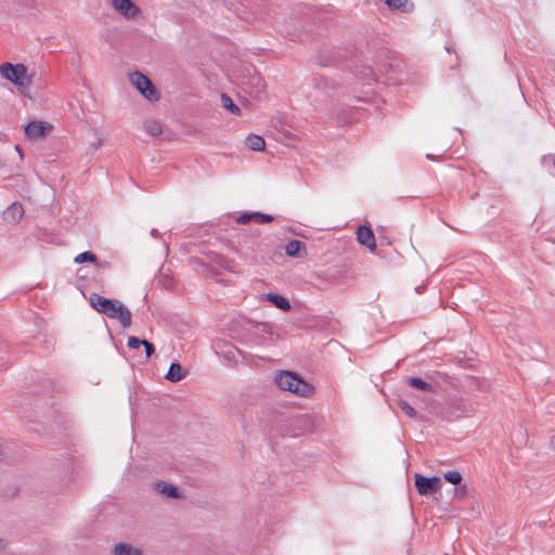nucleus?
<instances>
[{
  "instance_id": "obj_20",
  "label": "nucleus",
  "mask_w": 555,
  "mask_h": 555,
  "mask_svg": "<svg viewBox=\"0 0 555 555\" xmlns=\"http://www.w3.org/2000/svg\"><path fill=\"white\" fill-rule=\"evenodd\" d=\"M144 129L149 134H151L153 137H157V135L162 134V132H163L162 124L155 119L146 120L144 122Z\"/></svg>"
},
{
  "instance_id": "obj_6",
  "label": "nucleus",
  "mask_w": 555,
  "mask_h": 555,
  "mask_svg": "<svg viewBox=\"0 0 555 555\" xmlns=\"http://www.w3.org/2000/svg\"><path fill=\"white\" fill-rule=\"evenodd\" d=\"M441 481L438 477H424L421 474H415V487L421 495L434 494Z\"/></svg>"
},
{
  "instance_id": "obj_1",
  "label": "nucleus",
  "mask_w": 555,
  "mask_h": 555,
  "mask_svg": "<svg viewBox=\"0 0 555 555\" xmlns=\"http://www.w3.org/2000/svg\"><path fill=\"white\" fill-rule=\"evenodd\" d=\"M90 306L99 313L109 319H117L124 328L131 325V312L116 299L105 298L96 293L89 296Z\"/></svg>"
},
{
  "instance_id": "obj_24",
  "label": "nucleus",
  "mask_w": 555,
  "mask_h": 555,
  "mask_svg": "<svg viewBox=\"0 0 555 555\" xmlns=\"http://www.w3.org/2000/svg\"><path fill=\"white\" fill-rule=\"evenodd\" d=\"M397 404L398 406L400 408V410L409 417H415L416 416V411L413 406H411L405 400L403 399H399L397 401Z\"/></svg>"
},
{
  "instance_id": "obj_33",
  "label": "nucleus",
  "mask_w": 555,
  "mask_h": 555,
  "mask_svg": "<svg viewBox=\"0 0 555 555\" xmlns=\"http://www.w3.org/2000/svg\"><path fill=\"white\" fill-rule=\"evenodd\" d=\"M103 139L98 138L94 142L90 143V149L98 151L103 145Z\"/></svg>"
},
{
  "instance_id": "obj_23",
  "label": "nucleus",
  "mask_w": 555,
  "mask_h": 555,
  "mask_svg": "<svg viewBox=\"0 0 555 555\" xmlns=\"http://www.w3.org/2000/svg\"><path fill=\"white\" fill-rule=\"evenodd\" d=\"M221 103H222V106L227 109H229L231 113L233 114H238L240 113V108L237 105H235L232 101V99L227 95L225 93H222L221 94Z\"/></svg>"
},
{
  "instance_id": "obj_10",
  "label": "nucleus",
  "mask_w": 555,
  "mask_h": 555,
  "mask_svg": "<svg viewBox=\"0 0 555 555\" xmlns=\"http://www.w3.org/2000/svg\"><path fill=\"white\" fill-rule=\"evenodd\" d=\"M343 57L345 56L336 49H324L319 52L317 63L321 66H331L336 64Z\"/></svg>"
},
{
  "instance_id": "obj_14",
  "label": "nucleus",
  "mask_w": 555,
  "mask_h": 555,
  "mask_svg": "<svg viewBox=\"0 0 555 555\" xmlns=\"http://www.w3.org/2000/svg\"><path fill=\"white\" fill-rule=\"evenodd\" d=\"M245 143L249 150L255 152L262 151L264 150L266 146L263 138L257 134H249L246 138Z\"/></svg>"
},
{
  "instance_id": "obj_27",
  "label": "nucleus",
  "mask_w": 555,
  "mask_h": 555,
  "mask_svg": "<svg viewBox=\"0 0 555 555\" xmlns=\"http://www.w3.org/2000/svg\"><path fill=\"white\" fill-rule=\"evenodd\" d=\"M144 340H145V339H140V338L135 337V336H130V337L128 338L127 346H128L130 349H138V348H140L141 346H143Z\"/></svg>"
},
{
  "instance_id": "obj_3",
  "label": "nucleus",
  "mask_w": 555,
  "mask_h": 555,
  "mask_svg": "<svg viewBox=\"0 0 555 555\" xmlns=\"http://www.w3.org/2000/svg\"><path fill=\"white\" fill-rule=\"evenodd\" d=\"M0 75L14 83L18 90L25 93L33 83L34 73L29 74L26 65L18 63L12 64L9 62L0 66Z\"/></svg>"
},
{
  "instance_id": "obj_18",
  "label": "nucleus",
  "mask_w": 555,
  "mask_h": 555,
  "mask_svg": "<svg viewBox=\"0 0 555 555\" xmlns=\"http://www.w3.org/2000/svg\"><path fill=\"white\" fill-rule=\"evenodd\" d=\"M439 217L442 222H444L448 227H450L453 230L464 232L465 228H467V224L465 222L460 221L457 219H453L449 215H440Z\"/></svg>"
},
{
  "instance_id": "obj_5",
  "label": "nucleus",
  "mask_w": 555,
  "mask_h": 555,
  "mask_svg": "<svg viewBox=\"0 0 555 555\" xmlns=\"http://www.w3.org/2000/svg\"><path fill=\"white\" fill-rule=\"evenodd\" d=\"M129 80L133 87L147 100L158 101L159 92L152 83L150 78L140 72L129 74Z\"/></svg>"
},
{
  "instance_id": "obj_12",
  "label": "nucleus",
  "mask_w": 555,
  "mask_h": 555,
  "mask_svg": "<svg viewBox=\"0 0 555 555\" xmlns=\"http://www.w3.org/2000/svg\"><path fill=\"white\" fill-rule=\"evenodd\" d=\"M114 555H143L142 550L133 547L132 545L121 542L114 546Z\"/></svg>"
},
{
  "instance_id": "obj_31",
  "label": "nucleus",
  "mask_w": 555,
  "mask_h": 555,
  "mask_svg": "<svg viewBox=\"0 0 555 555\" xmlns=\"http://www.w3.org/2000/svg\"><path fill=\"white\" fill-rule=\"evenodd\" d=\"M143 347L145 349L146 358H151L155 352V347L152 343L144 340Z\"/></svg>"
},
{
  "instance_id": "obj_15",
  "label": "nucleus",
  "mask_w": 555,
  "mask_h": 555,
  "mask_svg": "<svg viewBox=\"0 0 555 555\" xmlns=\"http://www.w3.org/2000/svg\"><path fill=\"white\" fill-rule=\"evenodd\" d=\"M267 297L270 302H272L276 308L281 309L282 311L291 310V304L284 296L269 293Z\"/></svg>"
},
{
  "instance_id": "obj_28",
  "label": "nucleus",
  "mask_w": 555,
  "mask_h": 555,
  "mask_svg": "<svg viewBox=\"0 0 555 555\" xmlns=\"http://www.w3.org/2000/svg\"><path fill=\"white\" fill-rule=\"evenodd\" d=\"M255 220L258 223H266V222L272 221L273 220V216L261 214V212L255 210Z\"/></svg>"
},
{
  "instance_id": "obj_26",
  "label": "nucleus",
  "mask_w": 555,
  "mask_h": 555,
  "mask_svg": "<svg viewBox=\"0 0 555 555\" xmlns=\"http://www.w3.org/2000/svg\"><path fill=\"white\" fill-rule=\"evenodd\" d=\"M443 478L452 485H460L462 481V475L456 470H449L444 473Z\"/></svg>"
},
{
  "instance_id": "obj_32",
  "label": "nucleus",
  "mask_w": 555,
  "mask_h": 555,
  "mask_svg": "<svg viewBox=\"0 0 555 555\" xmlns=\"http://www.w3.org/2000/svg\"><path fill=\"white\" fill-rule=\"evenodd\" d=\"M542 163L544 166L553 165L555 168V156L554 155H546L543 157Z\"/></svg>"
},
{
  "instance_id": "obj_4",
  "label": "nucleus",
  "mask_w": 555,
  "mask_h": 555,
  "mask_svg": "<svg viewBox=\"0 0 555 555\" xmlns=\"http://www.w3.org/2000/svg\"><path fill=\"white\" fill-rule=\"evenodd\" d=\"M311 86L313 89L311 96L315 101L323 102L338 94L343 83L324 75L315 74L312 76Z\"/></svg>"
},
{
  "instance_id": "obj_11",
  "label": "nucleus",
  "mask_w": 555,
  "mask_h": 555,
  "mask_svg": "<svg viewBox=\"0 0 555 555\" xmlns=\"http://www.w3.org/2000/svg\"><path fill=\"white\" fill-rule=\"evenodd\" d=\"M154 488L156 491L166 495L167 498H170V499H181L182 498V494L178 487L167 483L165 481H158V482L154 483Z\"/></svg>"
},
{
  "instance_id": "obj_19",
  "label": "nucleus",
  "mask_w": 555,
  "mask_h": 555,
  "mask_svg": "<svg viewBox=\"0 0 555 555\" xmlns=\"http://www.w3.org/2000/svg\"><path fill=\"white\" fill-rule=\"evenodd\" d=\"M25 210H2V218L10 224H16L23 218Z\"/></svg>"
},
{
  "instance_id": "obj_34",
  "label": "nucleus",
  "mask_w": 555,
  "mask_h": 555,
  "mask_svg": "<svg viewBox=\"0 0 555 555\" xmlns=\"http://www.w3.org/2000/svg\"><path fill=\"white\" fill-rule=\"evenodd\" d=\"M225 357L231 359L234 357V352H233V349H229L227 352H225Z\"/></svg>"
},
{
  "instance_id": "obj_9",
  "label": "nucleus",
  "mask_w": 555,
  "mask_h": 555,
  "mask_svg": "<svg viewBox=\"0 0 555 555\" xmlns=\"http://www.w3.org/2000/svg\"><path fill=\"white\" fill-rule=\"evenodd\" d=\"M358 242L371 251L376 249L375 235L369 225H361L357 230Z\"/></svg>"
},
{
  "instance_id": "obj_21",
  "label": "nucleus",
  "mask_w": 555,
  "mask_h": 555,
  "mask_svg": "<svg viewBox=\"0 0 555 555\" xmlns=\"http://www.w3.org/2000/svg\"><path fill=\"white\" fill-rule=\"evenodd\" d=\"M356 76L362 80H374V72L369 65H360L356 67Z\"/></svg>"
},
{
  "instance_id": "obj_7",
  "label": "nucleus",
  "mask_w": 555,
  "mask_h": 555,
  "mask_svg": "<svg viewBox=\"0 0 555 555\" xmlns=\"http://www.w3.org/2000/svg\"><path fill=\"white\" fill-rule=\"evenodd\" d=\"M112 4L128 20H133L140 13V9L131 0H112Z\"/></svg>"
},
{
  "instance_id": "obj_30",
  "label": "nucleus",
  "mask_w": 555,
  "mask_h": 555,
  "mask_svg": "<svg viewBox=\"0 0 555 555\" xmlns=\"http://www.w3.org/2000/svg\"><path fill=\"white\" fill-rule=\"evenodd\" d=\"M256 330L261 332V333H267V334H271V331H272V325L269 324V323H257L255 325Z\"/></svg>"
},
{
  "instance_id": "obj_8",
  "label": "nucleus",
  "mask_w": 555,
  "mask_h": 555,
  "mask_svg": "<svg viewBox=\"0 0 555 555\" xmlns=\"http://www.w3.org/2000/svg\"><path fill=\"white\" fill-rule=\"evenodd\" d=\"M51 128L52 127L50 125L43 121L34 120L25 127V134L30 139H39L44 137L46 133L51 130Z\"/></svg>"
},
{
  "instance_id": "obj_37",
  "label": "nucleus",
  "mask_w": 555,
  "mask_h": 555,
  "mask_svg": "<svg viewBox=\"0 0 555 555\" xmlns=\"http://www.w3.org/2000/svg\"><path fill=\"white\" fill-rule=\"evenodd\" d=\"M4 547V542L3 540L0 539V548Z\"/></svg>"
},
{
  "instance_id": "obj_2",
  "label": "nucleus",
  "mask_w": 555,
  "mask_h": 555,
  "mask_svg": "<svg viewBox=\"0 0 555 555\" xmlns=\"http://www.w3.org/2000/svg\"><path fill=\"white\" fill-rule=\"evenodd\" d=\"M275 385L284 391H291L300 397H309L313 387L298 374L291 371H280L274 376Z\"/></svg>"
},
{
  "instance_id": "obj_35",
  "label": "nucleus",
  "mask_w": 555,
  "mask_h": 555,
  "mask_svg": "<svg viewBox=\"0 0 555 555\" xmlns=\"http://www.w3.org/2000/svg\"><path fill=\"white\" fill-rule=\"evenodd\" d=\"M8 208H9V209L17 208L16 203H13V204L9 205V206H8Z\"/></svg>"
},
{
  "instance_id": "obj_29",
  "label": "nucleus",
  "mask_w": 555,
  "mask_h": 555,
  "mask_svg": "<svg viewBox=\"0 0 555 555\" xmlns=\"http://www.w3.org/2000/svg\"><path fill=\"white\" fill-rule=\"evenodd\" d=\"M251 219H255V210H253V211H250V212H245V214L241 215V216L236 219V222H237V223L245 224V223L249 222Z\"/></svg>"
},
{
  "instance_id": "obj_38",
  "label": "nucleus",
  "mask_w": 555,
  "mask_h": 555,
  "mask_svg": "<svg viewBox=\"0 0 555 555\" xmlns=\"http://www.w3.org/2000/svg\"><path fill=\"white\" fill-rule=\"evenodd\" d=\"M2 459V452L0 451V460Z\"/></svg>"
},
{
  "instance_id": "obj_16",
  "label": "nucleus",
  "mask_w": 555,
  "mask_h": 555,
  "mask_svg": "<svg viewBox=\"0 0 555 555\" xmlns=\"http://www.w3.org/2000/svg\"><path fill=\"white\" fill-rule=\"evenodd\" d=\"M306 245L304 242L298 240H292L285 245V253L291 257H300V250L305 249Z\"/></svg>"
},
{
  "instance_id": "obj_13",
  "label": "nucleus",
  "mask_w": 555,
  "mask_h": 555,
  "mask_svg": "<svg viewBox=\"0 0 555 555\" xmlns=\"http://www.w3.org/2000/svg\"><path fill=\"white\" fill-rule=\"evenodd\" d=\"M185 376V373L182 370V366L178 362H172L169 366V370L166 374V378L169 382L177 383L180 382Z\"/></svg>"
},
{
  "instance_id": "obj_22",
  "label": "nucleus",
  "mask_w": 555,
  "mask_h": 555,
  "mask_svg": "<svg viewBox=\"0 0 555 555\" xmlns=\"http://www.w3.org/2000/svg\"><path fill=\"white\" fill-rule=\"evenodd\" d=\"M386 4L391 10L408 11L409 0H386Z\"/></svg>"
},
{
  "instance_id": "obj_36",
  "label": "nucleus",
  "mask_w": 555,
  "mask_h": 555,
  "mask_svg": "<svg viewBox=\"0 0 555 555\" xmlns=\"http://www.w3.org/2000/svg\"><path fill=\"white\" fill-rule=\"evenodd\" d=\"M151 234H152L153 236H156V235H157V230H155V229H154V230H152Z\"/></svg>"
},
{
  "instance_id": "obj_25",
  "label": "nucleus",
  "mask_w": 555,
  "mask_h": 555,
  "mask_svg": "<svg viewBox=\"0 0 555 555\" xmlns=\"http://www.w3.org/2000/svg\"><path fill=\"white\" fill-rule=\"evenodd\" d=\"M74 261L76 263H83L87 261L96 262V256L91 251H83L75 257Z\"/></svg>"
},
{
  "instance_id": "obj_17",
  "label": "nucleus",
  "mask_w": 555,
  "mask_h": 555,
  "mask_svg": "<svg viewBox=\"0 0 555 555\" xmlns=\"http://www.w3.org/2000/svg\"><path fill=\"white\" fill-rule=\"evenodd\" d=\"M408 384L411 387L417 388V389H420L422 391H426V392H431L435 390V386L433 384L427 383L424 379H422L420 377H415V376L409 377Z\"/></svg>"
}]
</instances>
